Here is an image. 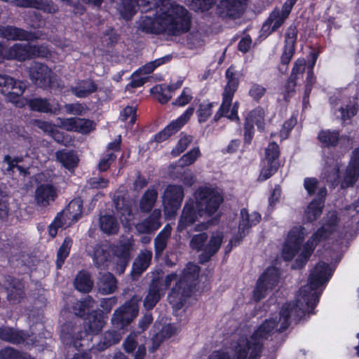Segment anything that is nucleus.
Masks as SVG:
<instances>
[{"label": "nucleus", "mask_w": 359, "mask_h": 359, "mask_svg": "<svg viewBox=\"0 0 359 359\" xmlns=\"http://www.w3.org/2000/svg\"><path fill=\"white\" fill-rule=\"evenodd\" d=\"M190 17L182 6L170 0H159L147 15L141 17L138 29L148 34L177 35L189 29Z\"/></svg>", "instance_id": "1"}, {"label": "nucleus", "mask_w": 359, "mask_h": 359, "mask_svg": "<svg viewBox=\"0 0 359 359\" xmlns=\"http://www.w3.org/2000/svg\"><path fill=\"white\" fill-rule=\"evenodd\" d=\"M196 199L189 198L184 203L177 222V231L182 232L194 224L199 217H212L217 212L223 203V196L215 189L199 187L196 191Z\"/></svg>", "instance_id": "2"}, {"label": "nucleus", "mask_w": 359, "mask_h": 359, "mask_svg": "<svg viewBox=\"0 0 359 359\" xmlns=\"http://www.w3.org/2000/svg\"><path fill=\"white\" fill-rule=\"evenodd\" d=\"M104 315L102 311H95L90 316L89 321L83 326L77 325L73 321H67L61 327L60 339L67 347L79 349L84 346L83 341L92 340V335L99 334L104 325Z\"/></svg>", "instance_id": "3"}, {"label": "nucleus", "mask_w": 359, "mask_h": 359, "mask_svg": "<svg viewBox=\"0 0 359 359\" xmlns=\"http://www.w3.org/2000/svg\"><path fill=\"white\" fill-rule=\"evenodd\" d=\"M200 267L193 262H188L183 269L180 279L168 294V301L176 309H181L190 297L196 285Z\"/></svg>", "instance_id": "4"}, {"label": "nucleus", "mask_w": 359, "mask_h": 359, "mask_svg": "<svg viewBox=\"0 0 359 359\" xmlns=\"http://www.w3.org/2000/svg\"><path fill=\"white\" fill-rule=\"evenodd\" d=\"M332 276L330 265L323 262H318L308 278V284L302 286L299 292L307 306L313 309L318 305L322 292L317 290L329 281Z\"/></svg>", "instance_id": "5"}, {"label": "nucleus", "mask_w": 359, "mask_h": 359, "mask_svg": "<svg viewBox=\"0 0 359 359\" xmlns=\"http://www.w3.org/2000/svg\"><path fill=\"white\" fill-rule=\"evenodd\" d=\"M278 325V321L274 318L266 319L258 326L257 330L251 334L250 339L245 336L239 337L238 340L247 341L249 353L248 359H259L264 348L263 339H267Z\"/></svg>", "instance_id": "6"}, {"label": "nucleus", "mask_w": 359, "mask_h": 359, "mask_svg": "<svg viewBox=\"0 0 359 359\" xmlns=\"http://www.w3.org/2000/svg\"><path fill=\"white\" fill-rule=\"evenodd\" d=\"M280 278V269L274 266H268L257 280L252 292L253 299L258 302L264 299L268 291L273 290Z\"/></svg>", "instance_id": "7"}, {"label": "nucleus", "mask_w": 359, "mask_h": 359, "mask_svg": "<svg viewBox=\"0 0 359 359\" xmlns=\"http://www.w3.org/2000/svg\"><path fill=\"white\" fill-rule=\"evenodd\" d=\"M140 301V299L134 295L114 311L111 318V324L114 328L123 330L137 317Z\"/></svg>", "instance_id": "8"}, {"label": "nucleus", "mask_w": 359, "mask_h": 359, "mask_svg": "<svg viewBox=\"0 0 359 359\" xmlns=\"http://www.w3.org/2000/svg\"><path fill=\"white\" fill-rule=\"evenodd\" d=\"M265 111L260 106L247 112L244 116L243 123V140L245 144H251L255 133V126H257L259 133L265 131Z\"/></svg>", "instance_id": "9"}, {"label": "nucleus", "mask_w": 359, "mask_h": 359, "mask_svg": "<svg viewBox=\"0 0 359 359\" xmlns=\"http://www.w3.org/2000/svg\"><path fill=\"white\" fill-rule=\"evenodd\" d=\"M83 215V200L80 197L72 199L65 208L55 217V233L59 228L68 227L77 222Z\"/></svg>", "instance_id": "10"}, {"label": "nucleus", "mask_w": 359, "mask_h": 359, "mask_svg": "<svg viewBox=\"0 0 359 359\" xmlns=\"http://www.w3.org/2000/svg\"><path fill=\"white\" fill-rule=\"evenodd\" d=\"M297 1V0H286L280 10L275 8L262 25V36H267L278 29L288 18Z\"/></svg>", "instance_id": "11"}, {"label": "nucleus", "mask_w": 359, "mask_h": 359, "mask_svg": "<svg viewBox=\"0 0 359 359\" xmlns=\"http://www.w3.org/2000/svg\"><path fill=\"white\" fill-rule=\"evenodd\" d=\"M30 79L39 88H55L57 76L46 65L33 62L29 67Z\"/></svg>", "instance_id": "12"}, {"label": "nucleus", "mask_w": 359, "mask_h": 359, "mask_svg": "<svg viewBox=\"0 0 359 359\" xmlns=\"http://www.w3.org/2000/svg\"><path fill=\"white\" fill-rule=\"evenodd\" d=\"M184 196L181 185L168 184L162 196V205L165 215L173 217L181 207Z\"/></svg>", "instance_id": "13"}, {"label": "nucleus", "mask_w": 359, "mask_h": 359, "mask_svg": "<svg viewBox=\"0 0 359 359\" xmlns=\"http://www.w3.org/2000/svg\"><path fill=\"white\" fill-rule=\"evenodd\" d=\"M280 150L279 145L274 141L269 143L264 152V165L261 170L259 179L265 181L276 174L280 168L279 158Z\"/></svg>", "instance_id": "14"}, {"label": "nucleus", "mask_w": 359, "mask_h": 359, "mask_svg": "<svg viewBox=\"0 0 359 359\" xmlns=\"http://www.w3.org/2000/svg\"><path fill=\"white\" fill-rule=\"evenodd\" d=\"M194 112V108L189 107L177 118L172 120L163 130L155 134L154 140L157 143H161L176 134L188 123Z\"/></svg>", "instance_id": "15"}, {"label": "nucleus", "mask_w": 359, "mask_h": 359, "mask_svg": "<svg viewBox=\"0 0 359 359\" xmlns=\"http://www.w3.org/2000/svg\"><path fill=\"white\" fill-rule=\"evenodd\" d=\"M114 206L121 222L125 226L131 225L135 218L133 212V201L125 195H115L114 198Z\"/></svg>", "instance_id": "16"}, {"label": "nucleus", "mask_w": 359, "mask_h": 359, "mask_svg": "<svg viewBox=\"0 0 359 359\" xmlns=\"http://www.w3.org/2000/svg\"><path fill=\"white\" fill-rule=\"evenodd\" d=\"M29 43H15L12 46L5 48L0 43V62L4 59L16 60L20 62L30 60Z\"/></svg>", "instance_id": "17"}, {"label": "nucleus", "mask_w": 359, "mask_h": 359, "mask_svg": "<svg viewBox=\"0 0 359 359\" xmlns=\"http://www.w3.org/2000/svg\"><path fill=\"white\" fill-rule=\"evenodd\" d=\"M247 5V0H221L218 6L219 13L223 18L233 19L240 18Z\"/></svg>", "instance_id": "18"}, {"label": "nucleus", "mask_w": 359, "mask_h": 359, "mask_svg": "<svg viewBox=\"0 0 359 359\" xmlns=\"http://www.w3.org/2000/svg\"><path fill=\"white\" fill-rule=\"evenodd\" d=\"M0 36L11 41H34L39 39L36 32H27L23 29L11 26L0 25Z\"/></svg>", "instance_id": "19"}, {"label": "nucleus", "mask_w": 359, "mask_h": 359, "mask_svg": "<svg viewBox=\"0 0 359 359\" xmlns=\"http://www.w3.org/2000/svg\"><path fill=\"white\" fill-rule=\"evenodd\" d=\"M162 285V280L160 277L155 276L151 279L147 294L143 301V306L147 311L152 310L161 300Z\"/></svg>", "instance_id": "20"}, {"label": "nucleus", "mask_w": 359, "mask_h": 359, "mask_svg": "<svg viewBox=\"0 0 359 359\" xmlns=\"http://www.w3.org/2000/svg\"><path fill=\"white\" fill-rule=\"evenodd\" d=\"M154 0H123L119 6L118 10L121 16L129 20L136 13L137 7H139L142 12L150 11Z\"/></svg>", "instance_id": "21"}, {"label": "nucleus", "mask_w": 359, "mask_h": 359, "mask_svg": "<svg viewBox=\"0 0 359 359\" xmlns=\"http://www.w3.org/2000/svg\"><path fill=\"white\" fill-rule=\"evenodd\" d=\"M132 245L129 242H124L117 245L114 253L116 257L114 271L118 274H123L128 266L130 259V250Z\"/></svg>", "instance_id": "22"}, {"label": "nucleus", "mask_w": 359, "mask_h": 359, "mask_svg": "<svg viewBox=\"0 0 359 359\" xmlns=\"http://www.w3.org/2000/svg\"><path fill=\"white\" fill-rule=\"evenodd\" d=\"M57 197V190L50 184H41L35 190L34 199L39 207H47Z\"/></svg>", "instance_id": "23"}, {"label": "nucleus", "mask_w": 359, "mask_h": 359, "mask_svg": "<svg viewBox=\"0 0 359 359\" xmlns=\"http://www.w3.org/2000/svg\"><path fill=\"white\" fill-rule=\"evenodd\" d=\"M247 341L237 339L233 346V359H248L249 353L247 351ZM208 359H231L230 354L224 350L219 349L213 351L208 358Z\"/></svg>", "instance_id": "24"}, {"label": "nucleus", "mask_w": 359, "mask_h": 359, "mask_svg": "<svg viewBox=\"0 0 359 359\" xmlns=\"http://www.w3.org/2000/svg\"><path fill=\"white\" fill-rule=\"evenodd\" d=\"M240 214L241 219L238 225V234L240 235V239L242 240L252 226H255L259 223L262 216L258 212H253L250 215L246 208H242Z\"/></svg>", "instance_id": "25"}, {"label": "nucleus", "mask_w": 359, "mask_h": 359, "mask_svg": "<svg viewBox=\"0 0 359 359\" xmlns=\"http://www.w3.org/2000/svg\"><path fill=\"white\" fill-rule=\"evenodd\" d=\"M29 337L24 330H19L9 326H0V340L12 344H23Z\"/></svg>", "instance_id": "26"}, {"label": "nucleus", "mask_w": 359, "mask_h": 359, "mask_svg": "<svg viewBox=\"0 0 359 359\" xmlns=\"http://www.w3.org/2000/svg\"><path fill=\"white\" fill-rule=\"evenodd\" d=\"M222 243V236L219 235L212 236L208 243L205 245L203 252L199 255V263L204 264L219 251Z\"/></svg>", "instance_id": "27"}, {"label": "nucleus", "mask_w": 359, "mask_h": 359, "mask_svg": "<svg viewBox=\"0 0 359 359\" xmlns=\"http://www.w3.org/2000/svg\"><path fill=\"white\" fill-rule=\"evenodd\" d=\"M95 300L90 295H87L83 299L78 301L73 306V310L76 316L83 318L84 322H88L90 316L100 309L93 310Z\"/></svg>", "instance_id": "28"}, {"label": "nucleus", "mask_w": 359, "mask_h": 359, "mask_svg": "<svg viewBox=\"0 0 359 359\" xmlns=\"http://www.w3.org/2000/svg\"><path fill=\"white\" fill-rule=\"evenodd\" d=\"M6 292V299L9 302L12 304L18 303L25 296L24 285L19 279L11 277L8 281Z\"/></svg>", "instance_id": "29"}, {"label": "nucleus", "mask_w": 359, "mask_h": 359, "mask_svg": "<svg viewBox=\"0 0 359 359\" xmlns=\"http://www.w3.org/2000/svg\"><path fill=\"white\" fill-rule=\"evenodd\" d=\"M161 212L155 209L144 221L137 225V229L140 233H151L156 231L161 225Z\"/></svg>", "instance_id": "30"}, {"label": "nucleus", "mask_w": 359, "mask_h": 359, "mask_svg": "<svg viewBox=\"0 0 359 359\" xmlns=\"http://www.w3.org/2000/svg\"><path fill=\"white\" fill-rule=\"evenodd\" d=\"M322 148H334L339 144L340 133L337 130H320L317 136Z\"/></svg>", "instance_id": "31"}, {"label": "nucleus", "mask_w": 359, "mask_h": 359, "mask_svg": "<svg viewBox=\"0 0 359 359\" xmlns=\"http://www.w3.org/2000/svg\"><path fill=\"white\" fill-rule=\"evenodd\" d=\"M97 290L102 294L114 293L117 288V280L110 272L102 274L97 280Z\"/></svg>", "instance_id": "32"}, {"label": "nucleus", "mask_w": 359, "mask_h": 359, "mask_svg": "<svg viewBox=\"0 0 359 359\" xmlns=\"http://www.w3.org/2000/svg\"><path fill=\"white\" fill-rule=\"evenodd\" d=\"M120 334L116 330H108L102 335L100 341L96 344L93 345L91 349L96 352H101L109 347L118 344L121 340Z\"/></svg>", "instance_id": "33"}, {"label": "nucleus", "mask_w": 359, "mask_h": 359, "mask_svg": "<svg viewBox=\"0 0 359 359\" xmlns=\"http://www.w3.org/2000/svg\"><path fill=\"white\" fill-rule=\"evenodd\" d=\"M152 257L150 251L140 253L133 263L131 274L133 276H141L149 266Z\"/></svg>", "instance_id": "34"}, {"label": "nucleus", "mask_w": 359, "mask_h": 359, "mask_svg": "<svg viewBox=\"0 0 359 359\" xmlns=\"http://www.w3.org/2000/svg\"><path fill=\"white\" fill-rule=\"evenodd\" d=\"M295 306L293 311V316L294 320L299 322L302 320H307L311 315L315 314L314 309H311L306 303L303 301L302 294L299 292L297 301L295 303H292Z\"/></svg>", "instance_id": "35"}, {"label": "nucleus", "mask_w": 359, "mask_h": 359, "mask_svg": "<svg viewBox=\"0 0 359 359\" xmlns=\"http://www.w3.org/2000/svg\"><path fill=\"white\" fill-rule=\"evenodd\" d=\"M74 284L78 291L88 293L93 289L94 283L88 271L81 270L76 274Z\"/></svg>", "instance_id": "36"}, {"label": "nucleus", "mask_w": 359, "mask_h": 359, "mask_svg": "<svg viewBox=\"0 0 359 359\" xmlns=\"http://www.w3.org/2000/svg\"><path fill=\"white\" fill-rule=\"evenodd\" d=\"M158 198L157 190L152 187L147 189L140 200V210L141 212H150Z\"/></svg>", "instance_id": "37"}, {"label": "nucleus", "mask_w": 359, "mask_h": 359, "mask_svg": "<svg viewBox=\"0 0 359 359\" xmlns=\"http://www.w3.org/2000/svg\"><path fill=\"white\" fill-rule=\"evenodd\" d=\"M100 228L107 235L116 234L119 230V224L115 216L109 214L101 215L99 219Z\"/></svg>", "instance_id": "38"}, {"label": "nucleus", "mask_w": 359, "mask_h": 359, "mask_svg": "<svg viewBox=\"0 0 359 359\" xmlns=\"http://www.w3.org/2000/svg\"><path fill=\"white\" fill-rule=\"evenodd\" d=\"M323 208V202L318 203L316 199H313L304 211V220L309 224L316 221L322 215Z\"/></svg>", "instance_id": "39"}, {"label": "nucleus", "mask_w": 359, "mask_h": 359, "mask_svg": "<svg viewBox=\"0 0 359 359\" xmlns=\"http://www.w3.org/2000/svg\"><path fill=\"white\" fill-rule=\"evenodd\" d=\"M294 309H295V306L292 302L285 303L283 305L280 311L279 321L280 322V326L278 329L279 332L285 331L290 325V320L293 315Z\"/></svg>", "instance_id": "40"}, {"label": "nucleus", "mask_w": 359, "mask_h": 359, "mask_svg": "<svg viewBox=\"0 0 359 359\" xmlns=\"http://www.w3.org/2000/svg\"><path fill=\"white\" fill-rule=\"evenodd\" d=\"M73 240L69 236H66L57 252L56 268L60 269L66 259L69 257L72 246Z\"/></svg>", "instance_id": "41"}, {"label": "nucleus", "mask_w": 359, "mask_h": 359, "mask_svg": "<svg viewBox=\"0 0 359 359\" xmlns=\"http://www.w3.org/2000/svg\"><path fill=\"white\" fill-rule=\"evenodd\" d=\"M57 159L67 170L75 168L78 165L79 158L72 151H58L56 152Z\"/></svg>", "instance_id": "42"}, {"label": "nucleus", "mask_w": 359, "mask_h": 359, "mask_svg": "<svg viewBox=\"0 0 359 359\" xmlns=\"http://www.w3.org/2000/svg\"><path fill=\"white\" fill-rule=\"evenodd\" d=\"M29 109L40 113H53L51 104L46 100L41 97L32 98L27 101Z\"/></svg>", "instance_id": "43"}, {"label": "nucleus", "mask_w": 359, "mask_h": 359, "mask_svg": "<svg viewBox=\"0 0 359 359\" xmlns=\"http://www.w3.org/2000/svg\"><path fill=\"white\" fill-rule=\"evenodd\" d=\"M305 68L306 61L304 58H299L295 61L289 79L288 88H293L296 86V81L302 77Z\"/></svg>", "instance_id": "44"}, {"label": "nucleus", "mask_w": 359, "mask_h": 359, "mask_svg": "<svg viewBox=\"0 0 359 359\" xmlns=\"http://www.w3.org/2000/svg\"><path fill=\"white\" fill-rule=\"evenodd\" d=\"M359 177V169L347 165L345 175L341 183L342 189H347L355 185Z\"/></svg>", "instance_id": "45"}, {"label": "nucleus", "mask_w": 359, "mask_h": 359, "mask_svg": "<svg viewBox=\"0 0 359 359\" xmlns=\"http://www.w3.org/2000/svg\"><path fill=\"white\" fill-rule=\"evenodd\" d=\"M192 141L193 137L191 135L181 133L180 140L171 150V155L173 157L179 156L187 149Z\"/></svg>", "instance_id": "46"}, {"label": "nucleus", "mask_w": 359, "mask_h": 359, "mask_svg": "<svg viewBox=\"0 0 359 359\" xmlns=\"http://www.w3.org/2000/svg\"><path fill=\"white\" fill-rule=\"evenodd\" d=\"M304 227L293 226L288 232L286 242L302 246L304 239Z\"/></svg>", "instance_id": "47"}, {"label": "nucleus", "mask_w": 359, "mask_h": 359, "mask_svg": "<svg viewBox=\"0 0 359 359\" xmlns=\"http://www.w3.org/2000/svg\"><path fill=\"white\" fill-rule=\"evenodd\" d=\"M201 155L199 147H194L180 157L178 160L179 166L186 167L192 165Z\"/></svg>", "instance_id": "48"}, {"label": "nucleus", "mask_w": 359, "mask_h": 359, "mask_svg": "<svg viewBox=\"0 0 359 359\" xmlns=\"http://www.w3.org/2000/svg\"><path fill=\"white\" fill-rule=\"evenodd\" d=\"M116 158L117 156L114 152L102 154L97 165L99 172H107L116 160Z\"/></svg>", "instance_id": "49"}, {"label": "nucleus", "mask_w": 359, "mask_h": 359, "mask_svg": "<svg viewBox=\"0 0 359 359\" xmlns=\"http://www.w3.org/2000/svg\"><path fill=\"white\" fill-rule=\"evenodd\" d=\"M109 180L102 175L90 177L86 182V188L89 189H103L108 187Z\"/></svg>", "instance_id": "50"}, {"label": "nucleus", "mask_w": 359, "mask_h": 359, "mask_svg": "<svg viewBox=\"0 0 359 359\" xmlns=\"http://www.w3.org/2000/svg\"><path fill=\"white\" fill-rule=\"evenodd\" d=\"M4 88L7 90L9 88L11 90L14 88L25 90L26 86L22 82L15 81L11 76L0 75V88Z\"/></svg>", "instance_id": "51"}, {"label": "nucleus", "mask_w": 359, "mask_h": 359, "mask_svg": "<svg viewBox=\"0 0 359 359\" xmlns=\"http://www.w3.org/2000/svg\"><path fill=\"white\" fill-rule=\"evenodd\" d=\"M208 238V236L205 232L193 236L189 243L190 248L197 252H203Z\"/></svg>", "instance_id": "52"}, {"label": "nucleus", "mask_w": 359, "mask_h": 359, "mask_svg": "<svg viewBox=\"0 0 359 359\" xmlns=\"http://www.w3.org/2000/svg\"><path fill=\"white\" fill-rule=\"evenodd\" d=\"M109 253L107 250L102 248L101 246L95 247L93 253V262L97 268H101L108 260Z\"/></svg>", "instance_id": "53"}, {"label": "nucleus", "mask_w": 359, "mask_h": 359, "mask_svg": "<svg viewBox=\"0 0 359 359\" xmlns=\"http://www.w3.org/2000/svg\"><path fill=\"white\" fill-rule=\"evenodd\" d=\"M30 59L34 57L48 58L51 55V52L45 45H30L29 44Z\"/></svg>", "instance_id": "54"}, {"label": "nucleus", "mask_w": 359, "mask_h": 359, "mask_svg": "<svg viewBox=\"0 0 359 359\" xmlns=\"http://www.w3.org/2000/svg\"><path fill=\"white\" fill-rule=\"evenodd\" d=\"M169 59L168 57H161L154 61H151L140 69H137V73L142 75H147L151 73L156 67L164 64Z\"/></svg>", "instance_id": "55"}, {"label": "nucleus", "mask_w": 359, "mask_h": 359, "mask_svg": "<svg viewBox=\"0 0 359 359\" xmlns=\"http://www.w3.org/2000/svg\"><path fill=\"white\" fill-rule=\"evenodd\" d=\"M301 246L285 242L283 248L282 255L285 261H291L298 253Z\"/></svg>", "instance_id": "56"}, {"label": "nucleus", "mask_w": 359, "mask_h": 359, "mask_svg": "<svg viewBox=\"0 0 359 359\" xmlns=\"http://www.w3.org/2000/svg\"><path fill=\"white\" fill-rule=\"evenodd\" d=\"M0 359H27V358L18 350L6 346L0 350Z\"/></svg>", "instance_id": "57"}, {"label": "nucleus", "mask_w": 359, "mask_h": 359, "mask_svg": "<svg viewBox=\"0 0 359 359\" xmlns=\"http://www.w3.org/2000/svg\"><path fill=\"white\" fill-rule=\"evenodd\" d=\"M36 1L34 8L41 10L44 13L54 14L59 10L58 6L53 1L46 0H36Z\"/></svg>", "instance_id": "58"}, {"label": "nucleus", "mask_w": 359, "mask_h": 359, "mask_svg": "<svg viewBox=\"0 0 359 359\" xmlns=\"http://www.w3.org/2000/svg\"><path fill=\"white\" fill-rule=\"evenodd\" d=\"M331 235H332V231L326 229L325 226H320L311 235L309 239L318 245L322 241L327 240Z\"/></svg>", "instance_id": "59"}, {"label": "nucleus", "mask_w": 359, "mask_h": 359, "mask_svg": "<svg viewBox=\"0 0 359 359\" xmlns=\"http://www.w3.org/2000/svg\"><path fill=\"white\" fill-rule=\"evenodd\" d=\"M212 103L201 104L196 111L198 120L200 123L208 121L212 114Z\"/></svg>", "instance_id": "60"}, {"label": "nucleus", "mask_w": 359, "mask_h": 359, "mask_svg": "<svg viewBox=\"0 0 359 359\" xmlns=\"http://www.w3.org/2000/svg\"><path fill=\"white\" fill-rule=\"evenodd\" d=\"M226 78L227 79V86L226 90H233L238 86V74L234 71L232 67H230L226 72Z\"/></svg>", "instance_id": "61"}, {"label": "nucleus", "mask_w": 359, "mask_h": 359, "mask_svg": "<svg viewBox=\"0 0 359 359\" xmlns=\"http://www.w3.org/2000/svg\"><path fill=\"white\" fill-rule=\"evenodd\" d=\"M94 129L93 121L90 119L77 117L76 132L82 134L89 133Z\"/></svg>", "instance_id": "62"}, {"label": "nucleus", "mask_w": 359, "mask_h": 359, "mask_svg": "<svg viewBox=\"0 0 359 359\" xmlns=\"http://www.w3.org/2000/svg\"><path fill=\"white\" fill-rule=\"evenodd\" d=\"M76 121L77 117H71V118H60L58 117L57 118V123L58 126L67 131H74L76 130Z\"/></svg>", "instance_id": "63"}, {"label": "nucleus", "mask_w": 359, "mask_h": 359, "mask_svg": "<svg viewBox=\"0 0 359 359\" xmlns=\"http://www.w3.org/2000/svg\"><path fill=\"white\" fill-rule=\"evenodd\" d=\"M341 118L343 121H347L356 115L358 110V105L357 103L353 104H347L346 108H340Z\"/></svg>", "instance_id": "64"}]
</instances>
